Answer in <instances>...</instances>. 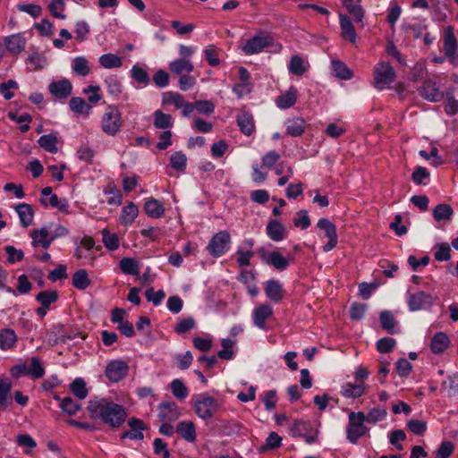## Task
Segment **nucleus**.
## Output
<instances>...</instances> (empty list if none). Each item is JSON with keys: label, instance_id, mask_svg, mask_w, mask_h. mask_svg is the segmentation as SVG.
<instances>
[{"label": "nucleus", "instance_id": "5701e85b", "mask_svg": "<svg viewBox=\"0 0 458 458\" xmlns=\"http://www.w3.org/2000/svg\"><path fill=\"white\" fill-rule=\"evenodd\" d=\"M15 210L19 216L21 225L25 228L29 227L34 218V210L30 204L21 203L15 207Z\"/></svg>", "mask_w": 458, "mask_h": 458}, {"label": "nucleus", "instance_id": "a878e982", "mask_svg": "<svg viewBox=\"0 0 458 458\" xmlns=\"http://www.w3.org/2000/svg\"><path fill=\"white\" fill-rule=\"evenodd\" d=\"M177 433L186 441L193 443L196 440V430L193 422L181 421L176 427Z\"/></svg>", "mask_w": 458, "mask_h": 458}, {"label": "nucleus", "instance_id": "603ef678", "mask_svg": "<svg viewBox=\"0 0 458 458\" xmlns=\"http://www.w3.org/2000/svg\"><path fill=\"white\" fill-rule=\"evenodd\" d=\"M59 406L68 415H73L81 409V405L69 396L63 398Z\"/></svg>", "mask_w": 458, "mask_h": 458}, {"label": "nucleus", "instance_id": "c03bdc74", "mask_svg": "<svg viewBox=\"0 0 458 458\" xmlns=\"http://www.w3.org/2000/svg\"><path fill=\"white\" fill-rule=\"evenodd\" d=\"M121 270L126 275L139 276V264L131 258H123L119 262Z\"/></svg>", "mask_w": 458, "mask_h": 458}, {"label": "nucleus", "instance_id": "aec40b11", "mask_svg": "<svg viewBox=\"0 0 458 458\" xmlns=\"http://www.w3.org/2000/svg\"><path fill=\"white\" fill-rule=\"evenodd\" d=\"M365 394L364 382L346 383L341 388V394L345 398H359Z\"/></svg>", "mask_w": 458, "mask_h": 458}, {"label": "nucleus", "instance_id": "412c9836", "mask_svg": "<svg viewBox=\"0 0 458 458\" xmlns=\"http://www.w3.org/2000/svg\"><path fill=\"white\" fill-rule=\"evenodd\" d=\"M267 233L274 242H280L285 238L286 229L278 220L273 219L267 225Z\"/></svg>", "mask_w": 458, "mask_h": 458}, {"label": "nucleus", "instance_id": "2f4dec72", "mask_svg": "<svg viewBox=\"0 0 458 458\" xmlns=\"http://www.w3.org/2000/svg\"><path fill=\"white\" fill-rule=\"evenodd\" d=\"M169 68L172 72L178 75H182L183 72H191L193 71V64L191 61L181 58L170 63Z\"/></svg>", "mask_w": 458, "mask_h": 458}, {"label": "nucleus", "instance_id": "9b49d317", "mask_svg": "<svg viewBox=\"0 0 458 458\" xmlns=\"http://www.w3.org/2000/svg\"><path fill=\"white\" fill-rule=\"evenodd\" d=\"M418 91L424 99L429 102H438L444 98V93L431 79L425 80Z\"/></svg>", "mask_w": 458, "mask_h": 458}, {"label": "nucleus", "instance_id": "4be33fe9", "mask_svg": "<svg viewBox=\"0 0 458 458\" xmlns=\"http://www.w3.org/2000/svg\"><path fill=\"white\" fill-rule=\"evenodd\" d=\"M236 121L237 125L244 135L250 136L252 134L255 130V123L251 114L243 111L238 114Z\"/></svg>", "mask_w": 458, "mask_h": 458}, {"label": "nucleus", "instance_id": "4468645a", "mask_svg": "<svg viewBox=\"0 0 458 458\" xmlns=\"http://www.w3.org/2000/svg\"><path fill=\"white\" fill-rule=\"evenodd\" d=\"M130 430H126L121 434V438H130L132 440H142L144 438L143 430L146 429L145 423L136 418H131L128 421Z\"/></svg>", "mask_w": 458, "mask_h": 458}, {"label": "nucleus", "instance_id": "0e129e2a", "mask_svg": "<svg viewBox=\"0 0 458 458\" xmlns=\"http://www.w3.org/2000/svg\"><path fill=\"white\" fill-rule=\"evenodd\" d=\"M293 225L302 230L307 229L310 225V219L308 216V212L304 209L298 211L297 217L293 219Z\"/></svg>", "mask_w": 458, "mask_h": 458}, {"label": "nucleus", "instance_id": "09e8293b", "mask_svg": "<svg viewBox=\"0 0 458 458\" xmlns=\"http://www.w3.org/2000/svg\"><path fill=\"white\" fill-rule=\"evenodd\" d=\"M186 163L187 157L181 151L174 152L170 157L171 166L177 171H184L186 167Z\"/></svg>", "mask_w": 458, "mask_h": 458}, {"label": "nucleus", "instance_id": "a18cd8bd", "mask_svg": "<svg viewBox=\"0 0 458 458\" xmlns=\"http://www.w3.org/2000/svg\"><path fill=\"white\" fill-rule=\"evenodd\" d=\"M162 101L164 105H174L176 108L184 106L183 97L177 92L168 91L164 93Z\"/></svg>", "mask_w": 458, "mask_h": 458}, {"label": "nucleus", "instance_id": "49530a36", "mask_svg": "<svg viewBox=\"0 0 458 458\" xmlns=\"http://www.w3.org/2000/svg\"><path fill=\"white\" fill-rule=\"evenodd\" d=\"M170 387L175 398L183 400L187 397L188 388L182 380L174 379L170 384Z\"/></svg>", "mask_w": 458, "mask_h": 458}, {"label": "nucleus", "instance_id": "cd10ccee", "mask_svg": "<svg viewBox=\"0 0 458 458\" xmlns=\"http://www.w3.org/2000/svg\"><path fill=\"white\" fill-rule=\"evenodd\" d=\"M144 210L148 216L159 218L164 216L165 209L159 200L149 199L144 204Z\"/></svg>", "mask_w": 458, "mask_h": 458}, {"label": "nucleus", "instance_id": "6e6552de", "mask_svg": "<svg viewBox=\"0 0 458 458\" xmlns=\"http://www.w3.org/2000/svg\"><path fill=\"white\" fill-rule=\"evenodd\" d=\"M273 38L265 35L264 33H259L248 39L245 45L242 47V50L246 55H255L263 51L266 47L272 45Z\"/></svg>", "mask_w": 458, "mask_h": 458}, {"label": "nucleus", "instance_id": "c85d7f7f", "mask_svg": "<svg viewBox=\"0 0 458 458\" xmlns=\"http://www.w3.org/2000/svg\"><path fill=\"white\" fill-rule=\"evenodd\" d=\"M17 342V335L13 329L4 328L0 331V349L3 351L11 350Z\"/></svg>", "mask_w": 458, "mask_h": 458}, {"label": "nucleus", "instance_id": "dca6fc26", "mask_svg": "<svg viewBox=\"0 0 458 458\" xmlns=\"http://www.w3.org/2000/svg\"><path fill=\"white\" fill-rule=\"evenodd\" d=\"M265 293L267 297L274 302H279L284 298L283 286L279 281L275 279L268 280L266 283Z\"/></svg>", "mask_w": 458, "mask_h": 458}, {"label": "nucleus", "instance_id": "72a5a7b5", "mask_svg": "<svg viewBox=\"0 0 458 458\" xmlns=\"http://www.w3.org/2000/svg\"><path fill=\"white\" fill-rule=\"evenodd\" d=\"M70 390L80 400L85 399L89 394L86 382L81 377H77L71 383Z\"/></svg>", "mask_w": 458, "mask_h": 458}, {"label": "nucleus", "instance_id": "bb28decb", "mask_svg": "<svg viewBox=\"0 0 458 458\" xmlns=\"http://www.w3.org/2000/svg\"><path fill=\"white\" fill-rule=\"evenodd\" d=\"M307 123L304 119L295 117L286 122V133L292 137L301 136L306 129Z\"/></svg>", "mask_w": 458, "mask_h": 458}, {"label": "nucleus", "instance_id": "c756f323", "mask_svg": "<svg viewBox=\"0 0 458 458\" xmlns=\"http://www.w3.org/2000/svg\"><path fill=\"white\" fill-rule=\"evenodd\" d=\"M297 100V89L291 87L286 92L280 95L276 99L277 106L282 109H286L293 106Z\"/></svg>", "mask_w": 458, "mask_h": 458}, {"label": "nucleus", "instance_id": "de8ad7c7", "mask_svg": "<svg viewBox=\"0 0 458 458\" xmlns=\"http://www.w3.org/2000/svg\"><path fill=\"white\" fill-rule=\"evenodd\" d=\"M289 71L297 76L303 75L306 72L303 59L299 55H293L289 64Z\"/></svg>", "mask_w": 458, "mask_h": 458}, {"label": "nucleus", "instance_id": "ddd939ff", "mask_svg": "<svg viewBox=\"0 0 458 458\" xmlns=\"http://www.w3.org/2000/svg\"><path fill=\"white\" fill-rule=\"evenodd\" d=\"M317 226L325 232V235L329 239L328 242L323 246V250L327 252L333 250L337 244V233L335 225L327 218L318 220Z\"/></svg>", "mask_w": 458, "mask_h": 458}, {"label": "nucleus", "instance_id": "052dcab7", "mask_svg": "<svg viewBox=\"0 0 458 458\" xmlns=\"http://www.w3.org/2000/svg\"><path fill=\"white\" fill-rule=\"evenodd\" d=\"M106 194L111 195L107 199L106 202L110 205H115L118 206L122 202V195L120 191L115 188L114 184H109L106 186L105 190Z\"/></svg>", "mask_w": 458, "mask_h": 458}, {"label": "nucleus", "instance_id": "bf43d9fd", "mask_svg": "<svg viewBox=\"0 0 458 458\" xmlns=\"http://www.w3.org/2000/svg\"><path fill=\"white\" fill-rule=\"evenodd\" d=\"M73 71L81 76H87L90 70L87 59L84 57H77L73 60Z\"/></svg>", "mask_w": 458, "mask_h": 458}, {"label": "nucleus", "instance_id": "e433bc0d", "mask_svg": "<svg viewBox=\"0 0 458 458\" xmlns=\"http://www.w3.org/2000/svg\"><path fill=\"white\" fill-rule=\"evenodd\" d=\"M173 125L172 115L157 110L154 113V126L157 129H169Z\"/></svg>", "mask_w": 458, "mask_h": 458}, {"label": "nucleus", "instance_id": "393cba45", "mask_svg": "<svg viewBox=\"0 0 458 458\" xmlns=\"http://www.w3.org/2000/svg\"><path fill=\"white\" fill-rule=\"evenodd\" d=\"M273 314V310L271 306L268 304H261L257 307L254 310V324L259 327L264 328L266 320L271 317Z\"/></svg>", "mask_w": 458, "mask_h": 458}, {"label": "nucleus", "instance_id": "69168bd1", "mask_svg": "<svg viewBox=\"0 0 458 458\" xmlns=\"http://www.w3.org/2000/svg\"><path fill=\"white\" fill-rule=\"evenodd\" d=\"M165 296V295L163 290L155 291L153 288H148L145 292L146 299L148 301L152 302L154 305L160 304Z\"/></svg>", "mask_w": 458, "mask_h": 458}, {"label": "nucleus", "instance_id": "13d9d810", "mask_svg": "<svg viewBox=\"0 0 458 458\" xmlns=\"http://www.w3.org/2000/svg\"><path fill=\"white\" fill-rule=\"evenodd\" d=\"M221 345H222L223 349L217 352V356L223 360H231L233 355V342L230 339H223L221 341Z\"/></svg>", "mask_w": 458, "mask_h": 458}, {"label": "nucleus", "instance_id": "79ce46f5", "mask_svg": "<svg viewBox=\"0 0 458 458\" xmlns=\"http://www.w3.org/2000/svg\"><path fill=\"white\" fill-rule=\"evenodd\" d=\"M131 75L136 82L144 86L148 85L150 81V78L147 71L139 64L132 66Z\"/></svg>", "mask_w": 458, "mask_h": 458}, {"label": "nucleus", "instance_id": "423d86ee", "mask_svg": "<svg viewBox=\"0 0 458 458\" xmlns=\"http://www.w3.org/2000/svg\"><path fill=\"white\" fill-rule=\"evenodd\" d=\"M395 80V72L393 66L386 62H382L375 66L374 86L378 89H384Z\"/></svg>", "mask_w": 458, "mask_h": 458}, {"label": "nucleus", "instance_id": "20e7f679", "mask_svg": "<svg viewBox=\"0 0 458 458\" xmlns=\"http://www.w3.org/2000/svg\"><path fill=\"white\" fill-rule=\"evenodd\" d=\"M365 414L362 411H352L349 414V425L347 427V439L352 444H356L358 440L366 435L369 431L364 425Z\"/></svg>", "mask_w": 458, "mask_h": 458}, {"label": "nucleus", "instance_id": "f8f14e48", "mask_svg": "<svg viewBox=\"0 0 458 458\" xmlns=\"http://www.w3.org/2000/svg\"><path fill=\"white\" fill-rule=\"evenodd\" d=\"M258 252L265 263L273 266L277 270H284L290 264L289 259L278 251L267 252L263 249H259Z\"/></svg>", "mask_w": 458, "mask_h": 458}, {"label": "nucleus", "instance_id": "774afa93", "mask_svg": "<svg viewBox=\"0 0 458 458\" xmlns=\"http://www.w3.org/2000/svg\"><path fill=\"white\" fill-rule=\"evenodd\" d=\"M454 445L450 441L443 442L437 451L436 458H448L454 452Z\"/></svg>", "mask_w": 458, "mask_h": 458}, {"label": "nucleus", "instance_id": "680f3d73", "mask_svg": "<svg viewBox=\"0 0 458 458\" xmlns=\"http://www.w3.org/2000/svg\"><path fill=\"white\" fill-rule=\"evenodd\" d=\"M37 301L41 303L42 307L49 308V306L57 300V294L55 292L49 293L47 291L40 292L37 297Z\"/></svg>", "mask_w": 458, "mask_h": 458}, {"label": "nucleus", "instance_id": "8fccbe9b", "mask_svg": "<svg viewBox=\"0 0 458 458\" xmlns=\"http://www.w3.org/2000/svg\"><path fill=\"white\" fill-rule=\"evenodd\" d=\"M57 139L54 134H46L39 138L38 144L44 149L55 153L56 151Z\"/></svg>", "mask_w": 458, "mask_h": 458}, {"label": "nucleus", "instance_id": "864d4df0", "mask_svg": "<svg viewBox=\"0 0 458 458\" xmlns=\"http://www.w3.org/2000/svg\"><path fill=\"white\" fill-rule=\"evenodd\" d=\"M452 214V208L446 204L437 205L433 211V216L437 221L449 219Z\"/></svg>", "mask_w": 458, "mask_h": 458}, {"label": "nucleus", "instance_id": "7c9ffc66", "mask_svg": "<svg viewBox=\"0 0 458 458\" xmlns=\"http://www.w3.org/2000/svg\"><path fill=\"white\" fill-rule=\"evenodd\" d=\"M344 6L348 13L353 17L355 22H362L364 11L360 4V0H344Z\"/></svg>", "mask_w": 458, "mask_h": 458}, {"label": "nucleus", "instance_id": "5fc2aeb1", "mask_svg": "<svg viewBox=\"0 0 458 458\" xmlns=\"http://www.w3.org/2000/svg\"><path fill=\"white\" fill-rule=\"evenodd\" d=\"M445 49H457V40L452 26H448L445 29L444 50Z\"/></svg>", "mask_w": 458, "mask_h": 458}, {"label": "nucleus", "instance_id": "37998d69", "mask_svg": "<svg viewBox=\"0 0 458 458\" xmlns=\"http://www.w3.org/2000/svg\"><path fill=\"white\" fill-rule=\"evenodd\" d=\"M69 105L70 108L77 114H89L92 110V107L83 98L78 97L71 98Z\"/></svg>", "mask_w": 458, "mask_h": 458}, {"label": "nucleus", "instance_id": "ea45409f", "mask_svg": "<svg viewBox=\"0 0 458 458\" xmlns=\"http://www.w3.org/2000/svg\"><path fill=\"white\" fill-rule=\"evenodd\" d=\"M100 65L106 69L119 68L123 65L122 59L114 54H105L99 57Z\"/></svg>", "mask_w": 458, "mask_h": 458}, {"label": "nucleus", "instance_id": "a19ab883", "mask_svg": "<svg viewBox=\"0 0 458 458\" xmlns=\"http://www.w3.org/2000/svg\"><path fill=\"white\" fill-rule=\"evenodd\" d=\"M39 201L46 208H57V195L53 192L51 187L42 189Z\"/></svg>", "mask_w": 458, "mask_h": 458}, {"label": "nucleus", "instance_id": "2eb2a0df", "mask_svg": "<svg viewBox=\"0 0 458 458\" xmlns=\"http://www.w3.org/2000/svg\"><path fill=\"white\" fill-rule=\"evenodd\" d=\"M158 418L163 422H171L177 420L181 413L174 402L162 403L158 405Z\"/></svg>", "mask_w": 458, "mask_h": 458}, {"label": "nucleus", "instance_id": "4d7b16f0", "mask_svg": "<svg viewBox=\"0 0 458 458\" xmlns=\"http://www.w3.org/2000/svg\"><path fill=\"white\" fill-rule=\"evenodd\" d=\"M196 322L193 318H187L180 320L174 327V332L178 335H182L193 329Z\"/></svg>", "mask_w": 458, "mask_h": 458}, {"label": "nucleus", "instance_id": "4c0bfd02", "mask_svg": "<svg viewBox=\"0 0 458 458\" xmlns=\"http://www.w3.org/2000/svg\"><path fill=\"white\" fill-rule=\"evenodd\" d=\"M101 233L102 242L106 249L110 250H115L119 248L120 241L116 233H111L106 228L103 229Z\"/></svg>", "mask_w": 458, "mask_h": 458}, {"label": "nucleus", "instance_id": "39448f33", "mask_svg": "<svg viewBox=\"0 0 458 458\" xmlns=\"http://www.w3.org/2000/svg\"><path fill=\"white\" fill-rule=\"evenodd\" d=\"M218 401L207 394H199L194 398V410L196 414L203 419L209 420L218 411Z\"/></svg>", "mask_w": 458, "mask_h": 458}, {"label": "nucleus", "instance_id": "f3484780", "mask_svg": "<svg viewBox=\"0 0 458 458\" xmlns=\"http://www.w3.org/2000/svg\"><path fill=\"white\" fill-rule=\"evenodd\" d=\"M6 49L13 55H18L25 48L26 40L21 34H13L4 39Z\"/></svg>", "mask_w": 458, "mask_h": 458}, {"label": "nucleus", "instance_id": "1a4fd4ad", "mask_svg": "<svg viewBox=\"0 0 458 458\" xmlns=\"http://www.w3.org/2000/svg\"><path fill=\"white\" fill-rule=\"evenodd\" d=\"M128 372L129 366L124 360H114L106 365L105 375L109 381L117 383L123 379Z\"/></svg>", "mask_w": 458, "mask_h": 458}, {"label": "nucleus", "instance_id": "473e14b6", "mask_svg": "<svg viewBox=\"0 0 458 458\" xmlns=\"http://www.w3.org/2000/svg\"><path fill=\"white\" fill-rule=\"evenodd\" d=\"M139 213V209L137 206L131 202L129 205L125 206L122 209V213L120 216V221L123 225H128L133 223L135 218L137 217Z\"/></svg>", "mask_w": 458, "mask_h": 458}, {"label": "nucleus", "instance_id": "6e6d98bb", "mask_svg": "<svg viewBox=\"0 0 458 458\" xmlns=\"http://www.w3.org/2000/svg\"><path fill=\"white\" fill-rule=\"evenodd\" d=\"M368 309V305L366 303L354 302L351 305L350 308V318L352 320H360Z\"/></svg>", "mask_w": 458, "mask_h": 458}, {"label": "nucleus", "instance_id": "58836bf2", "mask_svg": "<svg viewBox=\"0 0 458 458\" xmlns=\"http://www.w3.org/2000/svg\"><path fill=\"white\" fill-rule=\"evenodd\" d=\"M380 323L381 327L384 330L387 331L389 334H394V327L396 326V320L393 315V313L389 310H384L380 313Z\"/></svg>", "mask_w": 458, "mask_h": 458}, {"label": "nucleus", "instance_id": "338daca9", "mask_svg": "<svg viewBox=\"0 0 458 458\" xmlns=\"http://www.w3.org/2000/svg\"><path fill=\"white\" fill-rule=\"evenodd\" d=\"M35 29L41 36L49 37L53 34L54 24L48 20L43 19L35 24Z\"/></svg>", "mask_w": 458, "mask_h": 458}, {"label": "nucleus", "instance_id": "6ab92c4d", "mask_svg": "<svg viewBox=\"0 0 458 458\" xmlns=\"http://www.w3.org/2000/svg\"><path fill=\"white\" fill-rule=\"evenodd\" d=\"M339 20L343 38L354 43L356 41L357 35L351 19L347 14L340 13Z\"/></svg>", "mask_w": 458, "mask_h": 458}, {"label": "nucleus", "instance_id": "7ed1b4c3", "mask_svg": "<svg viewBox=\"0 0 458 458\" xmlns=\"http://www.w3.org/2000/svg\"><path fill=\"white\" fill-rule=\"evenodd\" d=\"M123 124L121 112L115 106H108L101 118V130L108 136H115Z\"/></svg>", "mask_w": 458, "mask_h": 458}, {"label": "nucleus", "instance_id": "f257e3e1", "mask_svg": "<svg viewBox=\"0 0 458 458\" xmlns=\"http://www.w3.org/2000/svg\"><path fill=\"white\" fill-rule=\"evenodd\" d=\"M87 411L90 419L101 420L102 422L113 428H119L127 416L122 405L98 396L89 401Z\"/></svg>", "mask_w": 458, "mask_h": 458}, {"label": "nucleus", "instance_id": "f03ea898", "mask_svg": "<svg viewBox=\"0 0 458 458\" xmlns=\"http://www.w3.org/2000/svg\"><path fill=\"white\" fill-rule=\"evenodd\" d=\"M10 374L13 377L16 378L29 376L33 379H38L45 375V369L38 358L31 357L24 360H19V362L11 369Z\"/></svg>", "mask_w": 458, "mask_h": 458}, {"label": "nucleus", "instance_id": "0eeeda50", "mask_svg": "<svg viewBox=\"0 0 458 458\" xmlns=\"http://www.w3.org/2000/svg\"><path fill=\"white\" fill-rule=\"evenodd\" d=\"M231 236L227 231H220L216 233L209 241L207 249L213 257L222 256L229 247Z\"/></svg>", "mask_w": 458, "mask_h": 458}, {"label": "nucleus", "instance_id": "3c124183", "mask_svg": "<svg viewBox=\"0 0 458 458\" xmlns=\"http://www.w3.org/2000/svg\"><path fill=\"white\" fill-rule=\"evenodd\" d=\"M282 438L276 432H271L266 439V444L259 447L260 452L274 450L281 445Z\"/></svg>", "mask_w": 458, "mask_h": 458}, {"label": "nucleus", "instance_id": "9d476101", "mask_svg": "<svg viewBox=\"0 0 458 458\" xmlns=\"http://www.w3.org/2000/svg\"><path fill=\"white\" fill-rule=\"evenodd\" d=\"M435 302V298L425 292L420 291L409 295L408 306L411 311L429 309Z\"/></svg>", "mask_w": 458, "mask_h": 458}, {"label": "nucleus", "instance_id": "b1692460", "mask_svg": "<svg viewBox=\"0 0 458 458\" xmlns=\"http://www.w3.org/2000/svg\"><path fill=\"white\" fill-rule=\"evenodd\" d=\"M449 344L448 335L444 332H438L431 340L430 349L434 353L440 354L447 349Z\"/></svg>", "mask_w": 458, "mask_h": 458}, {"label": "nucleus", "instance_id": "e2e57ef3", "mask_svg": "<svg viewBox=\"0 0 458 458\" xmlns=\"http://www.w3.org/2000/svg\"><path fill=\"white\" fill-rule=\"evenodd\" d=\"M386 415V411L380 408H373L369 412L365 415V421L375 424L377 421L383 420Z\"/></svg>", "mask_w": 458, "mask_h": 458}, {"label": "nucleus", "instance_id": "f704fd0d", "mask_svg": "<svg viewBox=\"0 0 458 458\" xmlns=\"http://www.w3.org/2000/svg\"><path fill=\"white\" fill-rule=\"evenodd\" d=\"M72 284L79 290H84L90 284L88 273L85 269H79L72 275Z\"/></svg>", "mask_w": 458, "mask_h": 458}, {"label": "nucleus", "instance_id": "c9c22d12", "mask_svg": "<svg viewBox=\"0 0 458 458\" xmlns=\"http://www.w3.org/2000/svg\"><path fill=\"white\" fill-rule=\"evenodd\" d=\"M332 68L335 76L341 80H349L352 77V72L340 60H333Z\"/></svg>", "mask_w": 458, "mask_h": 458}, {"label": "nucleus", "instance_id": "a211bd4d", "mask_svg": "<svg viewBox=\"0 0 458 458\" xmlns=\"http://www.w3.org/2000/svg\"><path fill=\"white\" fill-rule=\"evenodd\" d=\"M32 244L35 247L47 248L54 240V236L50 235L46 227L36 229L31 233Z\"/></svg>", "mask_w": 458, "mask_h": 458}]
</instances>
